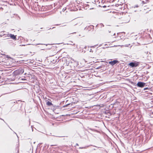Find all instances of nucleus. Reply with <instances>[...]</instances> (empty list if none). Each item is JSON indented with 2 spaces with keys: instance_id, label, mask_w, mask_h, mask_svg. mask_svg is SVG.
<instances>
[{
  "instance_id": "f257e3e1",
  "label": "nucleus",
  "mask_w": 153,
  "mask_h": 153,
  "mask_svg": "<svg viewBox=\"0 0 153 153\" xmlns=\"http://www.w3.org/2000/svg\"><path fill=\"white\" fill-rule=\"evenodd\" d=\"M24 72V69L22 68L14 71L13 73L14 75L16 76L22 74Z\"/></svg>"
},
{
  "instance_id": "f03ea898",
  "label": "nucleus",
  "mask_w": 153,
  "mask_h": 153,
  "mask_svg": "<svg viewBox=\"0 0 153 153\" xmlns=\"http://www.w3.org/2000/svg\"><path fill=\"white\" fill-rule=\"evenodd\" d=\"M143 38L145 40L146 39L147 41H151L152 38L151 37L150 35L147 33H145L143 36Z\"/></svg>"
},
{
  "instance_id": "7ed1b4c3",
  "label": "nucleus",
  "mask_w": 153,
  "mask_h": 153,
  "mask_svg": "<svg viewBox=\"0 0 153 153\" xmlns=\"http://www.w3.org/2000/svg\"><path fill=\"white\" fill-rule=\"evenodd\" d=\"M147 85L145 82H139L137 84V86L138 87H140L141 88H143L145 86H146Z\"/></svg>"
},
{
  "instance_id": "20e7f679",
  "label": "nucleus",
  "mask_w": 153,
  "mask_h": 153,
  "mask_svg": "<svg viewBox=\"0 0 153 153\" xmlns=\"http://www.w3.org/2000/svg\"><path fill=\"white\" fill-rule=\"evenodd\" d=\"M139 63L137 62H131L128 64L129 65L132 67H136L138 66Z\"/></svg>"
},
{
  "instance_id": "39448f33",
  "label": "nucleus",
  "mask_w": 153,
  "mask_h": 153,
  "mask_svg": "<svg viewBox=\"0 0 153 153\" xmlns=\"http://www.w3.org/2000/svg\"><path fill=\"white\" fill-rule=\"evenodd\" d=\"M7 37H10L12 39L16 40V35H14V34H8L7 35Z\"/></svg>"
},
{
  "instance_id": "423d86ee",
  "label": "nucleus",
  "mask_w": 153,
  "mask_h": 153,
  "mask_svg": "<svg viewBox=\"0 0 153 153\" xmlns=\"http://www.w3.org/2000/svg\"><path fill=\"white\" fill-rule=\"evenodd\" d=\"M119 61L117 60H114L113 61H110L109 62V63L112 66L114 65L115 64L118 63Z\"/></svg>"
},
{
  "instance_id": "0eeeda50",
  "label": "nucleus",
  "mask_w": 153,
  "mask_h": 153,
  "mask_svg": "<svg viewBox=\"0 0 153 153\" xmlns=\"http://www.w3.org/2000/svg\"><path fill=\"white\" fill-rule=\"evenodd\" d=\"M126 19L124 20V22L125 23H128L129 22L130 20V18L129 16H127L126 17Z\"/></svg>"
},
{
  "instance_id": "6e6552de",
  "label": "nucleus",
  "mask_w": 153,
  "mask_h": 153,
  "mask_svg": "<svg viewBox=\"0 0 153 153\" xmlns=\"http://www.w3.org/2000/svg\"><path fill=\"white\" fill-rule=\"evenodd\" d=\"M46 104L48 105L49 106L53 105L52 102L48 101L47 102Z\"/></svg>"
},
{
  "instance_id": "1a4fd4ad",
  "label": "nucleus",
  "mask_w": 153,
  "mask_h": 153,
  "mask_svg": "<svg viewBox=\"0 0 153 153\" xmlns=\"http://www.w3.org/2000/svg\"><path fill=\"white\" fill-rule=\"evenodd\" d=\"M67 45H75V44L74 43H73V42L70 41L68 42V43L67 44Z\"/></svg>"
},
{
  "instance_id": "9d476101",
  "label": "nucleus",
  "mask_w": 153,
  "mask_h": 153,
  "mask_svg": "<svg viewBox=\"0 0 153 153\" xmlns=\"http://www.w3.org/2000/svg\"><path fill=\"white\" fill-rule=\"evenodd\" d=\"M148 1V0H144V1H142V3L143 4L146 3Z\"/></svg>"
},
{
  "instance_id": "9b49d317",
  "label": "nucleus",
  "mask_w": 153,
  "mask_h": 153,
  "mask_svg": "<svg viewBox=\"0 0 153 153\" xmlns=\"http://www.w3.org/2000/svg\"><path fill=\"white\" fill-rule=\"evenodd\" d=\"M130 45V44H128L125 45H123V46H124L125 47H128L129 46V45Z\"/></svg>"
},
{
  "instance_id": "f8f14e48",
  "label": "nucleus",
  "mask_w": 153,
  "mask_h": 153,
  "mask_svg": "<svg viewBox=\"0 0 153 153\" xmlns=\"http://www.w3.org/2000/svg\"><path fill=\"white\" fill-rule=\"evenodd\" d=\"M97 45H94V46H91L90 47V48H94L96 47V46Z\"/></svg>"
},
{
  "instance_id": "ddd939ff",
  "label": "nucleus",
  "mask_w": 153,
  "mask_h": 153,
  "mask_svg": "<svg viewBox=\"0 0 153 153\" xmlns=\"http://www.w3.org/2000/svg\"><path fill=\"white\" fill-rule=\"evenodd\" d=\"M150 89V88H147V87H146V88H144V91H145V90H149Z\"/></svg>"
},
{
  "instance_id": "4468645a",
  "label": "nucleus",
  "mask_w": 153,
  "mask_h": 153,
  "mask_svg": "<svg viewBox=\"0 0 153 153\" xmlns=\"http://www.w3.org/2000/svg\"><path fill=\"white\" fill-rule=\"evenodd\" d=\"M21 102V101H20V100H18V101H15H15H14V102H13V103H18V102Z\"/></svg>"
},
{
  "instance_id": "2eb2a0df",
  "label": "nucleus",
  "mask_w": 153,
  "mask_h": 153,
  "mask_svg": "<svg viewBox=\"0 0 153 153\" xmlns=\"http://www.w3.org/2000/svg\"><path fill=\"white\" fill-rule=\"evenodd\" d=\"M53 62H53V63L56 62V61H55L54 60H53Z\"/></svg>"
},
{
  "instance_id": "dca6fc26",
  "label": "nucleus",
  "mask_w": 153,
  "mask_h": 153,
  "mask_svg": "<svg viewBox=\"0 0 153 153\" xmlns=\"http://www.w3.org/2000/svg\"><path fill=\"white\" fill-rule=\"evenodd\" d=\"M42 44H35V45H42Z\"/></svg>"
},
{
  "instance_id": "f3484780",
  "label": "nucleus",
  "mask_w": 153,
  "mask_h": 153,
  "mask_svg": "<svg viewBox=\"0 0 153 153\" xmlns=\"http://www.w3.org/2000/svg\"><path fill=\"white\" fill-rule=\"evenodd\" d=\"M90 52H93V51L91 49L90 50Z\"/></svg>"
},
{
  "instance_id": "a211bd4d",
  "label": "nucleus",
  "mask_w": 153,
  "mask_h": 153,
  "mask_svg": "<svg viewBox=\"0 0 153 153\" xmlns=\"http://www.w3.org/2000/svg\"><path fill=\"white\" fill-rule=\"evenodd\" d=\"M85 5H86L85 7H86L87 6H89V5L88 4H85Z\"/></svg>"
},
{
  "instance_id": "6ab92c4d",
  "label": "nucleus",
  "mask_w": 153,
  "mask_h": 153,
  "mask_svg": "<svg viewBox=\"0 0 153 153\" xmlns=\"http://www.w3.org/2000/svg\"><path fill=\"white\" fill-rule=\"evenodd\" d=\"M79 148L80 149H84V148H84V147H82V148L80 147Z\"/></svg>"
},
{
  "instance_id": "aec40b11",
  "label": "nucleus",
  "mask_w": 153,
  "mask_h": 153,
  "mask_svg": "<svg viewBox=\"0 0 153 153\" xmlns=\"http://www.w3.org/2000/svg\"><path fill=\"white\" fill-rule=\"evenodd\" d=\"M56 146V145H51V146Z\"/></svg>"
},
{
  "instance_id": "412c9836",
  "label": "nucleus",
  "mask_w": 153,
  "mask_h": 153,
  "mask_svg": "<svg viewBox=\"0 0 153 153\" xmlns=\"http://www.w3.org/2000/svg\"><path fill=\"white\" fill-rule=\"evenodd\" d=\"M106 7V6H105H105H102V7Z\"/></svg>"
},
{
  "instance_id": "4be33fe9",
  "label": "nucleus",
  "mask_w": 153,
  "mask_h": 153,
  "mask_svg": "<svg viewBox=\"0 0 153 153\" xmlns=\"http://www.w3.org/2000/svg\"><path fill=\"white\" fill-rule=\"evenodd\" d=\"M65 10V9H64V8H63V11H64Z\"/></svg>"
},
{
  "instance_id": "5701e85b",
  "label": "nucleus",
  "mask_w": 153,
  "mask_h": 153,
  "mask_svg": "<svg viewBox=\"0 0 153 153\" xmlns=\"http://www.w3.org/2000/svg\"><path fill=\"white\" fill-rule=\"evenodd\" d=\"M59 25V24H56V25H56V26H58V25Z\"/></svg>"
},
{
  "instance_id": "b1692460",
  "label": "nucleus",
  "mask_w": 153,
  "mask_h": 153,
  "mask_svg": "<svg viewBox=\"0 0 153 153\" xmlns=\"http://www.w3.org/2000/svg\"><path fill=\"white\" fill-rule=\"evenodd\" d=\"M25 45H20V46H25Z\"/></svg>"
},
{
  "instance_id": "393cba45",
  "label": "nucleus",
  "mask_w": 153,
  "mask_h": 153,
  "mask_svg": "<svg viewBox=\"0 0 153 153\" xmlns=\"http://www.w3.org/2000/svg\"><path fill=\"white\" fill-rule=\"evenodd\" d=\"M14 133H15V134L17 135V137H18V136H17V134H16V133L15 132H14Z\"/></svg>"
},
{
  "instance_id": "a878e982",
  "label": "nucleus",
  "mask_w": 153,
  "mask_h": 153,
  "mask_svg": "<svg viewBox=\"0 0 153 153\" xmlns=\"http://www.w3.org/2000/svg\"><path fill=\"white\" fill-rule=\"evenodd\" d=\"M116 35V34L115 33H114V34H113V36H115Z\"/></svg>"
},
{
  "instance_id": "bb28decb",
  "label": "nucleus",
  "mask_w": 153,
  "mask_h": 153,
  "mask_svg": "<svg viewBox=\"0 0 153 153\" xmlns=\"http://www.w3.org/2000/svg\"><path fill=\"white\" fill-rule=\"evenodd\" d=\"M1 119V120H3V121L4 122V120H3V119Z\"/></svg>"
},
{
  "instance_id": "cd10ccee",
  "label": "nucleus",
  "mask_w": 153,
  "mask_h": 153,
  "mask_svg": "<svg viewBox=\"0 0 153 153\" xmlns=\"http://www.w3.org/2000/svg\"><path fill=\"white\" fill-rule=\"evenodd\" d=\"M84 48H86V46H85Z\"/></svg>"
},
{
  "instance_id": "c85d7f7f",
  "label": "nucleus",
  "mask_w": 153,
  "mask_h": 153,
  "mask_svg": "<svg viewBox=\"0 0 153 153\" xmlns=\"http://www.w3.org/2000/svg\"><path fill=\"white\" fill-rule=\"evenodd\" d=\"M76 145H77V146H78V144H77V143H76Z\"/></svg>"
},
{
  "instance_id": "c756f323",
  "label": "nucleus",
  "mask_w": 153,
  "mask_h": 153,
  "mask_svg": "<svg viewBox=\"0 0 153 153\" xmlns=\"http://www.w3.org/2000/svg\"><path fill=\"white\" fill-rule=\"evenodd\" d=\"M32 131H33V128H32Z\"/></svg>"
},
{
  "instance_id": "7c9ffc66",
  "label": "nucleus",
  "mask_w": 153,
  "mask_h": 153,
  "mask_svg": "<svg viewBox=\"0 0 153 153\" xmlns=\"http://www.w3.org/2000/svg\"><path fill=\"white\" fill-rule=\"evenodd\" d=\"M30 121H29V125H30Z\"/></svg>"
},
{
  "instance_id": "2f4dec72",
  "label": "nucleus",
  "mask_w": 153,
  "mask_h": 153,
  "mask_svg": "<svg viewBox=\"0 0 153 153\" xmlns=\"http://www.w3.org/2000/svg\"><path fill=\"white\" fill-rule=\"evenodd\" d=\"M93 9V8H90V10H91V9Z\"/></svg>"
},
{
  "instance_id": "473e14b6",
  "label": "nucleus",
  "mask_w": 153,
  "mask_h": 153,
  "mask_svg": "<svg viewBox=\"0 0 153 153\" xmlns=\"http://www.w3.org/2000/svg\"><path fill=\"white\" fill-rule=\"evenodd\" d=\"M76 33V32L73 33Z\"/></svg>"
},
{
  "instance_id": "72a5a7b5",
  "label": "nucleus",
  "mask_w": 153,
  "mask_h": 153,
  "mask_svg": "<svg viewBox=\"0 0 153 153\" xmlns=\"http://www.w3.org/2000/svg\"><path fill=\"white\" fill-rule=\"evenodd\" d=\"M115 103H113V105H114L115 104Z\"/></svg>"
},
{
  "instance_id": "f704fd0d",
  "label": "nucleus",
  "mask_w": 153,
  "mask_h": 153,
  "mask_svg": "<svg viewBox=\"0 0 153 153\" xmlns=\"http://www.w3.org/2000/svg\"><path fill=\"white\" fill-rule=\"evenodd\" d=\"M54 28H55V27H53L52 28V29Z\"/></svg>"
},
{
  "instance_id": "c9c22d12",
  "label": "nucleus",
  "mask_w": 153,
  "mask_h": 153,
  "mask_svg": "<svg viewBox=\"0 0 153 153\" xmlns=\"http://www.w3.org/2000/svg\"><path fill=\"white\" fill-rule=\"evenodd\" d=\"M95 146V147H97L96 146Z\"/></svg>"
},
{
  "instance_id": "e433bc0d",
  "label": "nucleus",
  "mask_w": 153,
  "mask_h": 153,
  "mask_svg": "<svg viewBox=\"0 0 153 153\" xmlns=\"http://www.w3.org/2000/svg\"><path fill=\"white\" fill-rule=\"evenodd\" d=\"M94 150H96V149H94Z\"/></svg>"
},
{
  "instance_id": "4c0bfd02",
  "label": "nucleus",
  "mask_w": 153,
  "mask_h": 153,
  "mask_svg": "<svg viewBox=\"0 0 153 153\" xmlns=\"http://www.w3.org/2000/svg\"><path fill=\"white\" fill-rule=\"evenodd\" d=\"M109 33H110V32H111V31H109Z\"/></svg>"
},
{
  "instance_id": "58836bf2",
  "label": "nucleus",
  "mask_w": 153,
  "mask_h": 153,
  "mask_svg": "<svg viewBox=\"0 0 153 153\" xmlns=\"http://www.w3.org/2000/svg\"><path fill=\"white\" fill-rule=\"evenodd\" d=\"M136 7H138V6H136Z\"/></svg>"
},
{
  "instance_id": "ea45409f",
  "label": "nucleus",
  "mask_w": 153,
  "mask_h": 153,
  "mask_svg": "<svg viewBox=\"0 0 153 153\" xmlns=\"http://www.w3.org/2000/svg\"><path fill=\"white\" fill-rule=\"evenodd\" d=\"M136 7H138V6H136Z\"/></svg>"
},
{
  "instance_id": "a19ab883",
  "label": "nucleus",
  "mask_w": 153,
  "mask_h": 153,
  "mask_svg": "<svg viewBox=\"0 0 153 153\" xmlns=\"http://www.w3.org/2000/svg\"><path fill=\"white\" fill-rule=\"evenodd\" d=\"M79 36H81L80 35H79Z\"/></svg>"
},
{
  "instance_id": "79ce46f5",
  "label": "nucleus",
  "mask_w": 153,
  "mask_h": 153,
  "mask_svg": "<svg viewBox=\"0 0 153 153\" xmlns=\"http://www.w3.org/2000/svg\"><path fill=\"white\" fill-rule=\"evenodd\" d=\"M0 36H1V35H0Z\"/></svg>"
},
{
  "instance_id": "37998d69",
  "label": "nucleus",
  "mask_w": 153,
  "mask_h": 153,
  "mask_svg": "<svg viewBox=\"0 0 153 153\" xmlns=\"http://www.w3.org/2000/svg\"><path fill=\"white\" fill-rule=\"evenodd\" d=\"M1 79V76H0V79Z\"/></svg>"
}]
</instances>
